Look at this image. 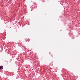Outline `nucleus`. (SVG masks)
<instances>
[{"label": "nucleus", "instance_id": "obj_1", "mask_svg": "<svg viewBox=\"0 0 80 80\" xmlns=\"http://www.w3.org/2000/svg\"><path fill=\"white\" fill-rule=\"evenodd\" d=\"M3 67L2 66H0V69H3Z\"/></svg>", "mask_w": 80, "mask_h": 80}]
</instances>
